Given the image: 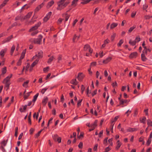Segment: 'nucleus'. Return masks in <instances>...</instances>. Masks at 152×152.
<instances>
[{
	"instance_id": "1",
	"label": "nucleus",
	"mask_w": 152,
	"mask_h": 152,
	"mask_svg": "<svg viewBox=\"0 0 152 152\" xmlns=\"http://www.w3.org/2000/svg\"><path fill=\"white\" fill-rule=\"evenodd\" d=\"M12 74H11L10 75V76H7L4 80L3 82V83L5 84V87L7 88V91L9 88L10 85V79L12 77Z\"/></svg>"
},
{
	"instance_id": "2",
	"label": "nucleus",
	"mask_w": 152,
	"mask_h": 152,
	"mask_svg": "<svg viewBox=\"0 0 152 152\" xmlns=\"http://www.w3.org/2000/svg\"><path fill=\"white\" fill-rule=\"evenodd\" d=\"M38 38L35 39L34 43L35 44H38L40 45L41 44L42 39V36L41 35H39L38 37Z\"/></svg>"
},
{
	"instance_id": "3",
	"label": "nucleus",
	"mask_w": 152,
	"mask_h": 152,
	"mask_svg": "<svg viewBox=\"0 0 152 152\" xmlns=\"http://www.w3.org/2000/svg\"><path fill=\"white\" fill-rule=\"evenodd\" d=\"M1 145L0 147V148L2 150L3 152H5L6 150L5 149L4 147L7 144L5 140H4L1 142Z\"/></svg>"
},
{
	"instance_id": "4",
	"label": "nucleus",
	"mask_w": 152,
	"mask_h": 152,
	"mask_svg": "<svg viewBox=\"0 0 152 152\" xmlns=\"http://www.w3.org/2000/svg\"><path fill=\"white\" fill-rule=\"evenodd\" d=\"M41 24L40 22H39L37 24L35 25V26L32 27L29 30V32H31L37 30Z\"/></svg>"
},
{
	"instance_id": "5",
	"label": "nucleus",
	"mask_w": 152,
	"mask_h": 152,
	"mask_svg": "<svg viewBox=\"0 0 152 152\" xmlns=\"http://www.w3.org/2000/svg\"><path fill=\"white\" fill-rule=\"evenodd\" d=\"M84 51H87L88 50V51L91 54L93 52V50L91 49V48L90 46L88 44H86L85 45L84 47Z\"/></svg>"
},
{
	"instance_id": "6",
	"label": "nucleus",
	"mask_w": 152,
	"mask_h": 152,
	"mask_svg": "<svg viewBox=\"0 0 152 152\" xmlns=\"http://www.w3.org/2000/svg\"><path fill=\"white\" fill-rule=\"evenodd\" d=\"M98 122V121L97 120H96L94 123L93 124H91V127H92V129H89V132L91 131L94 130L95 127H96L97 126V124Z\"/></svg>"
},
{
	"instance_id": "7",
	"label": "nucleus",
	"mask_w": 152,
	"mask_h": 152,
	"mask_svg": "<svg viewBox=\"0 0 152 152\" xmlns=\"http://www.w3.org/2000/svg\"><path fill=\"white\" fill-rule=\"evenodd\" d=\"M52 12H49L44 17L43 19V21L44 22H46L50 18V16L52 15Z\"/></svg>"
},
{
	"instance_id": "8",
	"label": "nucleus",
	"mask_w": 152,
	"mask_h": 152,
	"mask_svg": "<svg viewBox=\"0 0 152 152\" xmlns=\"http://www.w3.org/2000/svg\"><path fill=\"white\" fill-rule=\"evenodd\" d=\"M44 3L42 2L41 4L39 5L34 10V13L37 12L44 5Z\"/></svg>"
},
{
	"instance_id": "9",
	"label": "nucleus",
	"mask_w": 152,
	"mask_h": 152,
	"mask_svg": "<svg viewBox=\"0 0 152 152\" xmlns=\"http://www.w3.org/2000/svg\"><path fill=\"white\" fill-rule=\"evenodd\" d=\"M84 77V75H83V73L80 72L78 74L77 77L78 80L80 81H82Z\"/></svg>"
},
{
	"instance_id": "10",
	"label": "nucleus",
	"mask_w": 152,
	"mask_h": 152,
	"mask_svg": "<svg viewBox=\"0 0 152 152\" xmlns=\"http://www.w3.org/2000/svg\"><path fill=\"white\" fill-rule=\"evenodd\" d=\"M137 52H136L132 53L130 54L129 57L131 58H135L137 56Z\"/></svg>"
},
{
	"instance_id": "11",
	"label": "nucleus",
	"mask_w": 152,
	"mask_h": 152,
	"mask_svg": "<svg viewBox=\"0 0 152 152\" xmlns=\"http://www.w3.org/2000/svg\"><path fill=\"white\" fill-rule=\"evenodd\" d=\"M13 38V35H11L10 36L8 37L7 38L4 39L3 41V43H5L7 42H8Z\"/></svg>"
},
{
	"instance_id": "12",
	"label": "nucleus",
	"mask_w": 152,
	"mask_h": 152,
	"mask_svg": "<svg viewBox=\"0 0 152 152\" xmlns=\"http://www.w3.org/2000/svg\"><path fill=\"white\" fill-rule=\"evenodd\" d=\"M36 55H37V59H39L43 57V53L42 51H40L39 52L38 54H36Z\"/></svg>"
},
{
	"instance_id": "13",
	"label": "nucleus",
	"mask_w": 152,
	"mask_h": 152,
	"mask_svg": "<svg viewBox=\"0 0 152 152\" xmlns=\"http://www.w3.org/2000/svg\"><path fill=\"white\" fill-rule=\"evenodd\" d=\"M64 7L63 4V3L61 2L58 4V6L57 8V9L58 10H61L63 9Z\"/></svg>"
},
{
	"instance_id": "14",
	"label": "nucleus",
	"mask_w": 152,
	"mask_h": 152,
	"mask_svg": "<svg viewBox=\"0 0 152 152\" xmlns=\"http://www.w3.org/2000/svg\"><path fill=\"white\" fill-rule=\"evenodd\" d=\"M138 130L137 128H132L131 127L127 129V131L128 132H133L134 131H136Z\"/></svg>"
},
{
	"instance_id": "15",
	"label": "nucleus",
	"mask_w": 152,
	"mask_h": 152,
	"mask_svg": "<svg viewBox=\"0 0 152 152\" xmlns=\"http://www.w3.org/2000/svg\"><path fill=\"white\" fill-rule=\"evenodd\" d=\"M112 59V58L111 57L107 58L105 60H104L103 61V63L104 64H107Z\"/></svg>"
},
{
	"instance_id": "16",
	"label": "nucleus",
	"mask_w": 152,
	"mask_h": 152,
	"mask_svg": "<svg viewBox=\"0 0 152 152\" xmlns=\"http://www.w3.org/2000/svg\"><path fill=\"white\" fill-rule=\"evenodd\" d=\"M32 13V12H28L26 15L24 16L23 19L25 20L28 18H29L31 16Z\"/></svg>"
},
{
	"instance_id": "17",
	"label": "nucleus",
	"mask_w": 152,
	"mask_h": 152,
	"mask_svg": "<svg viewBox=\"0 0 152 152\" xmlns=\"http://www.w3.org/2000/svg\"><path fill=\"white\" fill-rule=\"evenodd\" d=\"M26 49H25L23 50L21 54V56H20L19 59L21 60L23 59L25 56V54L26 52Z\"/></svg>"
},
{
	"instance_id": "18",
	"label": "nucleus",
	"mask_w": 152,
	"mask_h": 152,
	"mask_svg": "<svg viewBox=\"0 0 152 152\" xmlns=\"http://www.w3.org/2000/svg\"><path fill=\"white\" fill-rule=\"evenodd\" d=\"M7 51V49H5L4 50H2L0 52V55L2 57H3L4 56L5 53Z\"/></svg>"
},
{
	"instance_id": "19",
	"label": "nucleus",
	"mask_w": 152,
	"mask_h": 152,
	"mask_svg": "<svg viewBox=\"0 0 152 152\" xmlns=\"http://www.w3.org/2000/svg\"><path fill=\"white\" fill-rule=\"evenodd\" d=\"M11 142L6 147V149L7 151L8 152H10V151L11 149Z\"/></svg>"
},
{
	"instance_id": "20",
	"label": "nucleus",
	"mask_w": 152,
	"mask_h": 152,
	"mask_svg": "<svg viewBox=\"0 0 152 152\" xmlns=\"http://www.w3.org/2000/svg\"><path fill=\"white\" fill-rule=\"evenodd\" d=\"M48 100V98L47 97H46L42 100V103L43 106H45Z\"/></svg>"
},
{
	"instance_id": "21",
	"label": "nucleus",
	"mask_w": 152,
	"mask_h": 152,
	"mask_svg": "<svg viewBox=\"0 0 152 152\" xmlns=\"http://www.w3.org/2000/svg\"><path fill=\"white\" fill-rule=\"evenodd\" d=\"M54 4V1L53 0H52L50 1L49 2L47 5V8H49Z\"/></svg>"
},
{
	"instance_id": "22",
	"label": "nucleus",
	"mask_w": 152,
	"mask_h": 152,
	"mask_svg": "<svg viewBox=\"0 0 152 152\" xmlns=\"http://www.w3.org/2000/svg\"><path fill=\"white\" fill-rule=\"evenodd\" d=\"M146 120V118L144 116L142 118H140V121L141 123H142L144 124L145 123V121Z\"/></svg>"
},
{
	"instance_id": "23",
	"label": "nucleus",
	"mask_w": 152,
	"mask_h": 152,
	"mask_svg": "<svg viewBox=\"0 0 152 152\" xmlns=\"http://www.w3.org/2000/svg\"><path fill=\"white\" fill-rule=\"evenodd\" d=\"M27 105H26L25 106H22V107H23V109H22V107H20L19 109L20 111L21 112H24V110H25L26 109Z\"/></svg>"
},
{
	"instance_id": "24",
	"label": "nucleus",
	"mask_w": 152,
	"mask_h": 152,
	"mask_svg": "<svg viewBox=\"0 0 152 152\" xmlns=\"http://www.w3.org/2000/svg\"><path fill=\"white\" fill-rule=\"evenodd\" d=\"M71 83L73 84L74 85H77L78 83V82L77 81L76 79H74L70 81Z\"/></svg>"
},
{
	"instance_id": "25",
	"label": "nucleus",
	"mask_w": 152,
	"mask_h": 152,
	"mask_svg": "<svg viewBox=\"0 0 152 152\" xmlns=\"http://www.w3.org/2000/svg\"><path fill=\"white\" fill-rule=\"evenodd\" d=\"M118 25V24L117 23H113L110 25V29H112L116 27Z\"/></svg>"
},
{
	"instance_id": "26",
	"label": "nucleus",
	"mask_w": 152,
	"mask_h": 152,
	"mask_svg": "<svg viewBox=\"0 0 152 152\" xmlns=\"http://www.w3.org/2000/svg\"><path fill=\"white\" fill-rule=\"evenodd\" d=\"M127 102V100L122 99L120 101H119V104L120 105H123L124 103H126Z\"/></svg>"
},
{
	"instance_id": "27",
	"label": "nucleus",
	"mask_w": 152,
	"mask_h": 152,
	"mask_svg": "<svg viewBox=\"0 0 152 152\" xmlns=\"http://www.w3.org/2000/svg\"><path fill=\"white\" fill-rule=\"evenodd\" d=\"M39 61V59H37L36 60L31 64V66L32 67H34L36 64L38 63Z\"/></svg>"
},
{
	"instance_id": "28",
	"label": "nucleus",
	"mask_w": 152,
	"mask_h": 152,
	"mask_svg": "<svg viewBox=\"0 0 152 152\" xmlns=\"http://www.w3.org/2000/svg\"><path fill=\"white\" fill-rule=\"evenodd\" d=\"M136 42H137L136 41L134 40L132 41L131 40H130L129 41V43L132 46L135 45Z\"/></svg>"
},
{
	"instance_id": "29",
	"label": "nucleus",
	"mask_w": 152,
	"mask_h": 152,
	"mask_svg": "<svg viewBox=\"0 0 152 152\" xmlns=\"http://www.w3.org/2000/svg\"><path fill=\"white\" fill-rule=\"evenodd\" d=\"M32 92V91H30L26 93V95H24V98L25 99L28 98V97L30 96V94Z\"/></svg>"
},
{
	"instance_id": "30",
	"label": "nucleus",
	"mask_w": 152,
	"mask_h": 152,
	"mask_svg": "<svg viewBox=\"0 0 152 152\" xmlns=\"http://www.w3.org/2000/svg\"><path fill=\"white\" fill-rule=\"evenodd\" d=\"M141 58L142 61H145L147 59V58L145 57L144 53H142L141 55Z\"/></svg>"
},
{
	"instance_id": "31",
	"label": "nucleus",
	"mask_w": 152,
	"mask_h": 152,
	"mask_svg": "<svg viewBox=\"0 0 152 152\" xmlns=\"http://www.w3.org/2000/svg\"><path fill=\"white\" fill-rule=\"evenodd\" d=\"M39 93H37L35 96H34V98L32 100V102H34L36 101L38 96H39Z\"/></svg>"
},
{
	"instance_id": "32",
	"label": "nucleus",
	"mask_w": 152,
	"mask_h": 152,
	"mask_svg": "<svg viewBox=\"0 0 152 152\" xmlns=\"http://www.w3.org/2000/svg\"><path fill=\"white\" fill-rule=\"evenodd\" d=\"M136 27V26L135 25H134L132 27H131L128 30V32L129 33H131Z\"/></svg>"
},
{
	"instance_id": "33",
	"label": "nucleus",
	"mask_w": 152,
	"mask_h": 152,
	"mask_svg": "<svg viewBox=\"0 0 152 152\" xmlns=\"http://www.w3.org/2000/svg\"><path fill=\"white\" fill-rule=\"evenodd\" d=\"M118 118H119V116H117L115 117V118H114V119H112V120H111V122L112 124H113V122H114L116 121L117 120V119Z\"/></svg>"
},
{
	"instance_id": "34",
	"label": "nucleus",
	"mask_w": 152,
	"mask_h": 152,
	"mask_svg": "<svg viewBox=\"0 0 152 152\" xmlns=\"http://www.w3.org/2000/svg\"><path fill=\"white\" fill-rule=\"evenodd\" d=\"M151 138L150 137H149L148 139V140H147L146 142V145L147 146H148L151 143Z\"/></svg>"
},
{
	"instance_id": "35",
	"label": "nucleus",
	"mask_w": 152,
	"mask_h": 152,
	"mask_svg": "<svg viewBox=\"0 0 152 152\" xmlns=\"http://www.w3.org/2000/svg\"><path fill=\"white\" fill-rule=\"evenodd\" d=\"M53 140L55 142L57 141V139L58 137V135L57 134H55L52 136Z\"/></svg>"
},
{
	"instance_id": "36",
	"label": "nucleus",
	"mask_w": 152,
	"mask_h": 152,
	"mask_svg": "<svg viewBox=\"0 0 152 152\" xmlns=\"http://www.w3.org/2000/svg\"><path fill=\"white\" fill-rule=\"evenodd\" d=\"M54 58L53 56L50 57L48 59L47 63L48 64H50L51 62L53 61Z\"/></svg>"
},
{
	"instance_id": "37",
	"label": "nucleus",
	"mask_w": 152,
	"mask_h": 152,
	"mask_svg": "<svg viewBox=\"0 0 152 152\" xmlns=\"http://www.w3.org/2000/svg\"><path fill=\"white\" fill-rule=\"evenodd\" d=\"M7 72V68L6 67H4V68H2V74L4 75Z\"/></svg>"
},
{
	"instance_id": "38",
	"label": "nucleus",
	"mask_w": 152,
	"mask_h": 152,
	"mask_svg": "<svg viewBox=\"0 0 152 152\" xmlns=\"http://www.w3.org/2000/svg\"><path fill=\"white\" fill-rule=\"evenodd\" d=\"M147 123L148 126H152V121L150 119L147 120Z\"/></svg>"
},
{
	"instance_id": "39",
	"label": "nucleus",
	"mask_w": 152,
	"mask_h": 152,
	"mask_svg": "<svg viewBox=\"0 0 152 152\" xmlns=\"http://www.w3.org/2000/svg\"><path fill=\"white\" fill-rule=\"evenodd\" d=\"M124 42V40L121 39L120 40L118 43V44L117 45L118 47H120L121 45Z\"/></svg>"
},
{
	"instance_id": "40",
	"label": "nucleus",
	"mask_w": 152,
	"mask_h": 152,
	"mask_svg": "<svg viewBox=\"0 0 152 152\" xmlns=\"http://www.w3.org/2000/svg\"><path fill=\"white\" fill-rule=\"evenodd\" d=\"M15 47L14 45H13L11 49V55H12V54L13 53V52L15 49Z\"/></svg>"
},
{
	"instance_id": "41",
	"label": "nucleus",
	"mask_w": 152,
	"mask_h": 152,
	"mask_svg": "<svg viewBox=\"0 0 152 152\" xmlns=\"http://www.w3.org/2000/svg\"><path fill=\"white\" fill-rule=\"evenodd\" d=\"M43 129H42L40 130V131L38 132L37 133L35 134V137L36 138H37L40 135V134L42 132V131Z\"/></svg>"
},
{
	"instance_id": "42",
	"label": "nucleus",
	"mask_w": 152,
	"mask_h": 152,
	"mask_svg": "<svg viewBox=\"0 0 152 152\" xmlns=\"http://www.w3.org/2000/svg\"><path fill=\"white\" fill-rule=\"evenodd\" d=\"M116 34L115 33H113V35H112L111 37V40L113 41L114 40L116 36Z\"/></svg>"
},
{
	"instance_id": "43",
	"label": "nucleus",
	"mask_w": 152,
	"mask_h": 152,
	"mask_svg": "<svg viewBox=\"0 0 152 152\" xmlns=\"http://www.w3.org/2000/svg\"><path fill=\"white\" fill-rule=\"evenodd\" d=\"M65 15H66L65 18V22H66L68 20L70 16V15H68V14L67 13H66Z\"/></svg>"
},
{
	"instance_id": "44",
	"label": "nucleus",
	"mask_w": 152,
	"mask_h": 152,
	"mask_svg": "<svg viewBox=\"0 0 152 152\" xmlns=\"http://www.w3.org/2000/svg\"><path fill=\"white\" fill-rule=\"evenodd\" d=\"M144 18L146 20L149 19L150 18H152V16L145 15L144 16Z\"/></svg>"
},
{
	"instance_id": "45",
	"label": "nucleus",
	"mask_w": 152,
	"mask_h": 152,
	"mask_svg": "<svg viewBox=\"0 0 152 152\" xmlns=\"http://www.w3.org/2000/svg\"><path fill=\"white\" fill-rule=\"evenodd\" d=\"M63 20L64 19H62L61 18H59L57 22V24L58 25L60 24L61 23Z\"/></svg>"
},
{
	"instance_id": "46",
	"label": "nucleus",
	"mask_w": 152,
	"mask_h": 152,
	"mask_svg": "<svg viewBox=\"0 0 152 152\" xmlns=\"http://www.w3.org/2000/svg\"><path fill=\"white\" fill-rule=\"evenodd\" d=\"M83 100V99H80L78 100V102L77 103V107H79L81 105V103Z\"/></svg>"
},
{
	"instance_id": "47",
	"label": "nucleus",
	"mask_w": 152,
	"mask_h": 152,
	"mask_svg": "<svg viewBox=\"0 0 152 152\" xmlns=\"http://www.w3.org/2000/svg\"><path fill=\"white\" fill-rule=\"evenodd\" d=\"M34 129L33 128H31L29 130L30 134H32L34 131Z\"/></svg>"
},
{
	"instance_id": "48",
	"label": "nucleus",
	"mask_w": 152,
	"mask_h": 152,
	"mask_svg": "<svg viewBox=\"0 0 152 152\" xmlns=\"http://www.w3.org/2000/svg\"><path fill=\"white\" fill-rule=\"evenodd\" d=\"M121 143H118L117 144V146H116L115 148V149L116 150H118L120 147L121 146Z\"/></svg>"
},
{
	"instance_id": "49",
	"label": "nucleus",
	"mask_w": 152,
	"mask_h": 152,
	"mask_svg": "<svg viewBox=\"0 0 152 152\" xmlns=\"http://www.w3.org/2000/svg\"><path fill=\"white\" fill-rule=\"evenodd\" d=\"M84 133L83 132H81L80 133V134L79 136H78V138L79 139L81 137H83Z\"/></svg>"
},
{
	"instance_id": "50",
	"label": "nucleus",
	"mask_w": 152,
	"mask_h": 152,
	"mask_svg": "<svg viewBox=\"0 0 152 152\" xmlns=\"http://www.w3.org/2000/svg\"><path fill=\"white\" fill-rule=\"evenodd\" d=\"M83 146V143L82 142H80L78 145V147L80 148H82Z\"/></svg>"
},
{
	"instance_id": "51",
	"label": "nucleus",
	"mask_w": 152,
	"mask_h": 152,
	"mask_svg": "<svg viewBox=\"0 0 152 152\" xmlns=\"http://www.w3.org/2000/svg\"><path fill=\"white\" fill-rule=\"evenodd\" d=\"M138 114V109L136 108L135 109L134 116H136Z\"/></svg>"
},
{
	"instance_id": "52",
	"label": "nucleus",
	"mask_w": 152,
	"mask_h": 152,
	"mask_svg": "<svg viewBox=\"0 0 152 152\" xmlns=\"http://www.w3.org/2000/svg\"><path fill=\"white\" fill-rule=\"evenodd\" d=\"M85 89V87H84L83 85H82L81 86V90L82 94L83 93V91H84Z\"/></svg>"
},
{
	"instance_id": "53",
	"label": "nucleus",
	"mask_w": 152,
	"mask_h": 152,
	"mask_svg": "<svg viewBox=\"0 0 152 152\" xmlns=\"http://www.w3.org/2000/svg\"><path fill=\"white\" fill-rule=\"evenodd\" d=\"M148 7V5L146 4H145L143 5V10H145Z\"/></svg>"
},
{
	"instance_id": "54",
	"label": "nucleus",
	"mask_w": 152,
	"mask_h": 152,
	"mask_svg": "<svg viewBox=\"0 0 152 152\" xmlns=\"http://www.w3.org/2000/svg\"><path fill=\"white\" fill-rule=\"evenodd\" d=\"M29 82V81L28 80L26 82H25L23 84V87H25L26 85H27Z\"/></svg>"
},
{
	"instance_id": "55",
	"label": "nucleus",
	"mask_w": 152,
	"mask_h": 152,
	"mask_svg": "<svg viewBox=\"0 0 152 152\" xmlns=\"http://www.w3.org/2000/svg\"><path fill=\"white\" fill-rule=\"evenodd\" d=\"M140 38L139 37H136L135 41H136L137 42H138L140 41Z\"/></svg>"
},
{
	"instance_id": "56",
	"label": "nucleus",
	"mask_w": 152,
	"mask_h": 152,
	"mask_svg": "<svg viewBox=\"0 0 152 152\" xmlns=\"http://www.w3.org/2000/svg\"><path fill=\"white\" fill-rule=\"evenodd\" d=\"M9 1V0H4L3 2L1 4V5L5 6L7 4V2Z\"/></svg>"
},
{
	"instance_id": "57",
	"label": "nucleus",
	"mask_w": 152,
	"mask_h": 152,
	"mask_svg": "<svg viewBox=\"0 0 152 152\" xmlns=\"http://www.w3.org/2000/svg\"><path fill=\"white\" fill-rule=\"evenodd\" d=\"M108 138V137H107L103 140V144H104L106 145L107 144Z\"/></svg>"
},
{
	"instance_id": "58",
	"label": "nucleus",
	"mask_w": 152,
	"mask_h": 152,
	"mask_svg": "<svg viewBox=\"0 0 152 152\" xmlns=\"http://www.w3.org/2000/svg\"><path fill=\"white\" fill-rule=\"evenodd\" d=\"M96 62H94L91 63V65L90 66V67H91V66H94L96 65Z\"/></svg>"
},
{
	"instance_id": "59",
	"label": "nucleus",
	"mask_w": 152,
	"mask_h": 152,
	"mask_svg": "<svg viewBox=\"0 0 152 152\" xmlns=\"http://www.w3.org/2000/svg\"><path fill=\"white\" fill-rule=\"evenodd\" d=\"M132 112L131 110H128L125 113V114H127V116H128L129 114L131 113Z\"/></svg>"
},
{
	"instance_id": "60",
	"label": "nucleus",
	"mask_w": 152,
	"mask_h": 152,
	"mask_svg": "<svg viewBox=\"0 0 152 152\" xmlns=\"http://www.w3.org/2000/svg\"><path fill=\"white\" fill-rule=\"evenodd\" d=\"M22 19V17H21L20 16H18L16 17L15 19V20L16 21L18 20H21Z\"/></svg>"
},
{
	"instance_id": "61",
	"label": "nucleus",
	"mask_w": 152,
	"mask_h": 152,
	"mask_svg": "<svg viewBox=\"0 0 152 152\" xmlns=\"http://www.w3.org/2000/svg\"><path fill=\"white\" fill-rule=\"evenodd\" d=\"M61 137H58L57 139V141H58L59 143L61 142Z\"/></svg>"
},
{
	"instance_id": "62",
	"label": "nucleus",
	"mask_w": 152,
	"mask_h": 152,
	"mask_svg": "<svg viewBox=\"0 0 152 152\" xmlns=\"http://www.w3.org/2000/svg\"><path fill=\"white\" fill-rule=\"evenodd\" d=\"M38 32V31L36 30L35 31L33 32L31 34V35L32 36H34L35 34H37Z\"/></svg>"
},
{
	"instance_id": "63",
	"label": "nucleus",
	"mask_w": 152,
	"mask_h": 152,
	"mask_svg": "<svg viewBox=\"0 0 152 152\" xmlns=\"http://www.w3.org/2000/svg\"><path fill=\"white\" fill-rule=\"evenodd\" d=\"M98 146V144H96L94 147L93 149L94 151H96L97 150V147Z\"/></svg>"
},
{
	"instance_id": "64",
	"label": "nucleus",
	"mask_w": 152,
	"mask_h": 152,
	"mask_svg": "<svg viewBox=\"0 0 152 152\" xmlns=\"http://www.w3.org/2000/svg\"><path fill=\"white\" fill-rule=\"evenodd\" d=\"M97 90H95L94 92L92 93L91 94L93 96L94 95H96L97 94Z\"/></svg>"
}]
</instances>
